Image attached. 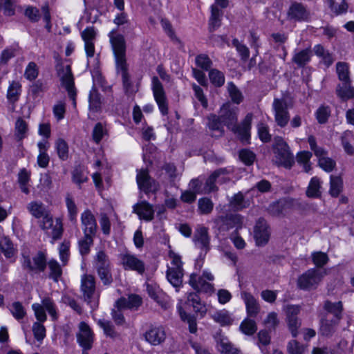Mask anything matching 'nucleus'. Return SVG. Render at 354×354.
<instances>
[{"mask_svg":"<svg viewBox=\"0 0 354 354\" xmlns=\"http://www.w3.org/2000/svg\"><path fill=\"white\" fill-rule=\"evenodd\" d=\"M10 310L13 317L17 320L23 319L26 314L24 307L21 303L19 301L12 303L10 308Z\"/></svg>","mask_w":354,"mask_h":354,"instance_id":"nucleus-60","label":"nucleus"},{"mask_svg":"<svg viewBox=\"0 0 354 354\" xmlns=\"http://www.w3.org/2000/svg\"><path fill=\"white\" fill-rule=\"evenodd\" d=\"M50 270L49 277L57 282L62 274V270L59 263L54 259H51L48 263Z\"/></svg>","mask_w":354,"mask_h":354,"instance_id":"nucleus-50","label":"nucleus"},{"mask_svg":"<svg viewBox=\"0 0 354 354\" xmlns=\"http://www.w3.org/2000/svg\"><path fill=\"white\" fill-rule=\"evenodd\" d=\"M142 298L138 295H130L127 298L122 297L118 299V304L125 309L137 310L142 304Z\"/></svg>","mask_w":354,"mask_h":354,"instance_id":"nucleus-28","label":"nucleus"},{"mask_svg":"<svg viewBox=\"0 0 354 354\" xmlns=\"http://www.w3.org/2000/svg\"><path fill=\"white\" fill-rule=\"evenodd\" d=\"M77 340L84 350H90L93 342V333L89 326L82 322L79 324V333L77 334Z\"/></svg>","mask_w":354,"mask_h":354,"instance_id":"nucleus-12","label":"nucleus"},{"mask_svg":"<svg viewBox=\"0 0 354 354\" xmlns=\"http://www.w3.org/2000/svg\"><path fill=\"white\" fill-rule=\"evenodd\" d=\"M136 180L139 189L145 193L156 192L158 189V184L150 177L147 170H140Z\"/></svg>","mask_w":354,"mask_h":354,"instance_id":"nucleus-11","label":"nucleus"},{"mask_svg":"<svg viewBox=\"0 0 354 354\" xmlns=\"http://www.w3.org/2000/svg\"><path fill=\"white\" fill-rule=\"evenodd\" d=\"M336 73L339 81L351 80L348 64L346 62H337L336 64Z\"/></svg>","mask_w":354,"mask_h":354,"instance_id":"nucleus-54","label":"nucleus"},{"mask_svg":"<svg viewBox=\"0 0 354 354\" xmlns=\"http://www.w3.org/2000/svg\"><path fill=\"white\" fill-rule=\"evenodd\" d=\"M207 125L212 131V136L220 137L224 134L223 122L219 117L215 114H211L207 117Z\"/></svg>","mask_w":354,"mask_h":354,"instance_id":"nucleus-26","label":"nucleus"},{"mask_svg":"<svg viewBox=\"0 0 354 354\" xmlns=\"http://www.w3.org/2000/svg\"><path fill=\"white\" fill-rule=\"evenodd\" d=\"M252 115L248 113L241 124H236L234 129H231L232 131L237 133L242 142H248L250 134L251 123Z\"/></svg>","mask_w":354,"mask_h":354,"instance_id":"nucleus-19","label":"nucleus"},{"mask_svg":"<svg viewBox=\"0 0 354 354\" xmlns=\"http://www.w3.org/2000/svg\"><path fill=\"white\" fill-rule=\"evenodd\" d=\"M336 87V94L342 100L346 101L354 97V87L351 85V80L340 81Z\"/></svg>","mask_w":354,"mask_h":354,"instance_id":"nucleus-25","label":"nucleus"},{"mask_svg":"<svg viewBox=\"0 0 354 354\" xmlns=\"http://www.w3.org/2000/svg\"><path fill=\"white\" fill-rule=\"evenodd\" d=\"M66 205L67 207L70 221L71 222H75L77 214V208L70 194H68L66 197Z\"/></svg>","mask_w":354,"mask_h":354,"instance_id":"nucleus-58","label":"nucleus"},{"mask_svg":"<svg viewBox=\"0 0 354 354\" xmlns=\"http://www.w3.org/2000/svg\"><path fill=\"white\" fill-rule=\"evenodd\" d=\"M241 330L245 335H252L257 330L254 321L246 319L240 325Z\"/></svg>","mask_w":354,"mask_h":354,"instance_id":"nucleus-63","label":"nucleus"},{"mask_svg":"<svg viewBox=\"0 0 354 354\" xmlns=\"http://www.w3.org/2000/svg\"><path fill=\"white\" fill-rule=\"evenodd\" d=\"M326 274V269L310 268L299 277L297 286L304 290L315 289Z\"/></svg>","mask_w":354,"mask_h":354,"instance_id":"nucleus-3","label":"nucleus"},{"mask_svg":"<svg viewBox=\"0 0 354 354\" xmlns=\"http://www.w3.org/2000/svg\"><path fill=\"white\" fill-rule=\"evenodd\" d=\"M145 337L149 343L156 346L165 341L166 332L162 326L153 327L145 333Z\"/></svg>","mask_w":354,"mask_h":354,"instance_id":"nucleus-22","label":"nucleus"},{"mask_svg":"<svg viewBox=\"0 0 354 354\" xmlns=\"http://www.w3.org/2000/svg\"><path fill=\"white\" fill-rule=\"evenodd\" d=\"M81 290L83 293L84 300L95 309L98 306L99 295L95 290V279L93 275L84 274L81 280Z\"/></svg>","mask_w":354,"mask_h":354,"instance_id":"nucleus-5","label":"nucleus"},{"mask_svg":"<svg viewBox=\"0 0 354 354\" xmlns=\"http://www.w3.org/2000/svg\"><path fill=\"white\" fill-rule=\"evenodd\" d=\"M343 190V180L339 176H330V189L329 194L334 198H337Z\"/></svg>","mask_w":354,"mask_h":354,"instance_id":"nucleus-36","label":"nucleus"},{"mask_svg":"<svg viewBox=\"0 0 354 354\" xmlns=\"http://www.w3.org/2000/svg\"><path fill=\"white\" fill-rule=\"evenodd\" d=\"M311 56V50L310 48H306L297 53L294 57L293 61L298 66H304L307 62H309Z\"/></svg>","mask_w":354,"mask_h":354,"instance_id":"nucleus-52","label":"nucleus"},{"mask_svg":"<svg viewBox=\"0 0 354 354\" xmlns=\"http://www.w3.org/2000/svg\"><path fill=\"white\" fill-rule=\"evenodd\" d=\"M254 236L257 245L259 246L264 245L268 242L270 232L267 223L264 219L260 218L257 222L254 227Z\"/></svg>","mask_w":354,"mask_h":354,"instance_id":"nucleus-16","label":"nucleus"},{"mask_svg":"<svg viewBox=\"0 0 354 354\" xmlns=\"http://www.w3.org/2000/svg\"><path fill=\"white\" fill-rule=\"evenodd\" d=\"M287 18L295 22L308 21L310 19V12L303 3L292 1L287 11Z\"/></svg>","mask_w":354,"mask_h":354,"instance_id":"nucleus-8","label":"nucleus"},{"mask_svg":"<svg viewBox=\"0 0 354 354\" xmlns=\"http://www.w3.org/2000/svg\"><path fill=\"white\" fill-rule=\"evenodd\" d=\"M218 346V350L223 354H241V351L234 348L226 339H221Z\"/></svg>","mask_w":354,"mask_h":354,"instance_id":"nucleus-55","label":"nucleus"},{"mask_svg":"<svg viewBox=\"0 0 354 354\" xmlns=\"http://www.w3.org/2000/svg\"><path fill=\"white\" fill-rule=\"evenodd\" d=\"M89 109L93 112H98L102 106L101 95L95 86L90 91L88 97Z\"/></svg>","mask_w":354,"mask_h":354,"instance_id":"nucleus-38","label":"nucleus"},{"mask_svg":"<svg viewBox=\"0 0 354 354\" xmlns=\"http://www.w3.org/2000/svg\"><path fill=\"white\" fill-rule=\"evenodd\" d=\"M94 236L95 235L84 234V237L79 241V250L82 256L89 253L90 248L93 244Z\"/></svg>","mask_w":354,"mask_h":354,"instance_id":"nucleus-45","label":"nucleus"},{"mask_svg":"<svg viewBox=\"0 0 354 354\" xmlns=\"http://www.w3.org/2000/svg\"><path fill=\"white\" fill-rule=\"evenodd\" d=\"M151 82L154 98L161 113L165 115L168 113V105L162 84L156 76L152 77Z\"/></svg>","mask_w":354,"mask_h":354,"instance_id":"nucleus-9","label":"nucleus"},{"mask_svg":"<svg viewBox=\"0 0 354 354\" xmlns=\"http://www.w3.org/2000/svg\"><path fill=\"white\" fill-rule=\"evenodd\" d=\"M124 310H125V308L118 306V300H116L111 310V317L113 322L118 326H122L126 323L123 314Z\"/></svg>","mask_w":354,"mask_h":354,"instance_id":"nucleus-43","label":"nucleus"},{"mask_svg":"<svg viewBox=\"0 0 354 354\" xmlns=\"http://www.w3.org/2000/svg\"><path fill=\"white\" fill-rule=\"evenodd\" d=\"M308 142L309 143L310 149L314 152L315 155L319 160L322 157H326L327 151L322 147L317 145L316 139L313 136H310L308 138Z\"/></svg>","mask_w":354,"mask_h":354,"instance_id":"nucleus-59","label":"nucleus"},{"mask_svg":"<svg viewBox=\"0 0 354 354\" xmlns=\"http://www.w3.org/2000/svg\"><path fill=\"white\" fill-rule=\"evenodd\" d=\"M222 15L223 12L216 6L212 5L211 6V16L209 20V29L210 31H214L221 26Z\"/></svg>","mask_w":354,"mask_h":354,"instance_id":"nucleus-37","label":"nucleus"},{"mask_svg":"<svg viewBox=\"0 0 354 354\" xmlns=\"http://www.w3.org/2000/svg\"><path fill=\"white\" fill-rule=\"evenodd\" d=\"M147 291L149 296L164 310L170 307L169 297L156 284H147Z\"/></svg>","mask_w":354,"mask_h":354,"instance_id":"nucleus-13","label":"nucleus"},{"mask_svg":"<svg viewBox=\"0 0 354 354\" xmlns=\"http://www.w3.org/2000/svg\"><path fill=\"white\" fill-rule=\"evenodd\" d=\"M272 106L274 111V119L276 123L280 127H286L290 120L286 102L283 100L274 99Z\"/></svg>","mask_w":354,"mask_h":354,"instance_id":"nucleus-10","label":"nucleus"},{"mask_svg":"<svg viewBox=\"0 0 354 354\" xmlns=\"http://www.w3.org/2000/svg\"><path fill=\"white\" fill-rule=\"evenodd\" d=\"M48 88L47 82L39 79L30 86L29 93L34 100H36L41 97Z\"/></svg>","mask_w":354,"mask_h":354,"instance_id":"nucleus-32","label":"nucleus"},{"mask_svg":"<svg viewBox=\"0 0 354 354\" xmlns=\"http://www.w3.org/2000/svg\"><path fill=\"white\" fill-rule=\"evenodd\" d=\"M354 135L352 131H346L343 133L341 140L342 147L345 152L349 156L354 155V147L350 143V141L353 138Z\"/></svg>","mask_w":354,"mask_h":354,"instance_id":"nucleus-47","label":"nucleus"},{"mask_svg":"<svg viewBox=\"0 0 354 354\" xmlns=\"http://www.w3.org/2000/svg\"><path fill=\"white\" fill-rule=\"evenodd\" d=\"M323 308L326 310V313L325 315L328 316V314H332L335 319L341 320L342 318L343 305L342 301L331 302L329 300L324 301Z\"/></svg>","mask_w":354,"mask_h":354,"instance_id":"nucleus-30","label":"nucleus"},{"mask_svg":"<svg viewBox=\"0 0 354 354\" xmlns=\"http://www.w3.org/2000/svg\"><path fill=\"white\" fill-rule=\"evenodd\" d=\"M211 318L221 326H230L234 322L231 314L225 309L210 313Z\"/></svg>","mask_w":354,"mask_h":354,"instance_id":"nucleus-31","label":"nucleus"},{"mask_svg":"<svg viewBox=\"0 0 354 354\" xmlns=\"http://www.w3.org/2000/svg\"><path fill=\"white\" fill-rule=\"evenodd\" d=\"M120 260L125 270H133L140 274L145 273V263L135 255L131 254H121Z\"/></svg>","mask_w":354,"mask_h":354,"instance_id":"nucleus-14","label":"nucleus"},{"mask_svg":"<svg viewBox=\"0 0 354 354\" xmlns=\"http://www.w3.org/2000/svg\"><path fill=\"white\" fill-rule=\"evenodd\" d=\"M227 174L226 169L221 168L214 171L206 180L204 187V194L209 193L217 190L215 183L218 179L219 181H225V176Z\"/></svg>","mask_w":354,"mask_h":354,"instance_id":"nucleus-20","label":"nucleus"},{"mask_svg":"<svg viewBox=\"0 0 354 354\" xmlns=\"http://www.w3.org/2000/svg\"><path fill=\"white\" fill-rule=\"evenodd\" d=\"M39 226L55 240L60 239L62 235L63 227L61 219L56 218L54 221L53 216L48 213L42 217Z\"/></svg>","mask_w":354,"mask_h":354,"instance_id":"nucleus-7","label":"nucleus"},{"mask_svg":"<svg viewBox=\"0 0 354 354\" xmlns=\"http://www.w3.org/2000/svg\"><path fill=\"white\" fill-rule=\"evenodd\" d=\"M312 153L308 151H302L299 152L296 156V160L299 164L303 165L304 171L306 173L311 170V163L310 162L312 158Z\"/></svg>","mask_w":354,"mask_h":354,"instance_id":"nucleus-42","label":"nucleus"},{"mask_svg":"<svg viewBox=\"0 0 354 354\" xmlns=\"http://www.w3.org/2000/svg\"><path fill=\"white\" fill-rule=\"evenodd\" d=\"M21 262L24 270L35 273L44 272L47 264L46 256L42 252H38L34 255L24 252Z\"/></svg>","mask_w":354,"mask_h":354,"instance_id":"nucleus-4","label":"nucleus"},{"mask_svg":"<svg viewBox=\"0 0 354 354\" xmlns=\"http://www.w3.org/2000/svg\"><path fill=\"white\" fill-rule=\"evenodd\" d=\"M218 219L222 224L227 226V230L236 227L235 231L236 232L242 227L243 223V217L240 214H227L224 216H220Z\"/></svg>","mask_w":354,"mask_h":354,"instance_id":"nucleus-27","label":"nucleus"},{"mask_svg":"<svg viewBox=\"0 0 354 354\" xmlns=\"http://www.w3.org/2000/svg\"><path fill=\"white\" fill-rule=\"evenodd\" d=\"M329 8L336 15L344 14L347 12L348 5L346 0H327Z\"/></svg>","mask_w":354,"mask_h":354,"instance_id":"nucleus-41","label":"nucleus"},{"mask_svg":"<svg viewBox=\"0 0 354 354\" xmlns=\"http://www.w3.org/2000/svg\"><path fill=\"white\" fill-rule=\"evenodd\" d=\"M57 72L62 85L66 90L69 98L73 102V106L75 108L77 90L75 87L74 79L71 66L69 65H58L57 66Z\"/></svg>","mask_w":354,"mask_h":354,"instance_id":"nucleus-6","label":"nucleus"},{"mask_svg":"<svg viewBox=\"0 0 354 354\" xmlns=\"http://www.w3.org/2000/svg\"><path fill=\"white\" fill-rule=\"evenodd\" d=\"M115 56L116 68L121 73L122 85L124 93L127 95H132L138 91V85H135L131 80L128 73V65L126 59L125 46H112Z\"/></svg>","mask_w":354,"mask_h":354,"instance_id":"nucleus-1","label":"nucleus"},{"mask_svg":"<svg viewBox=\"0 0 354 354\" xmlns=\"http://www.w3.org/2000/svg\"><path fill=\"white\" fill-rule=\"evenodd\" d=\"M311 258L317 269L324 267L329 261L327 254L321 251L313 252Z\"/></svg>","mask_w":354,"mask_h":354,"instance_id":"nucleus-51","label":"nucleus"},{"mask_svg":"<svg viewBox=\"0 0 354 354\" xmlns=\"http://www.w3.org/2000/svg\"><path fill=\"white\" fill-rule=\"evenodd\" d=\"M229 206L230 209L234 211H240L248 206V204L245 201L243 194L241 192L235 194L229 201Z\"/></svg>","mask_w":354,"mask_h":354,"instance_id":"nucleus-40","label":"nucleus"},{"mask_svg":"<svg viewBox=\"0 0 354 354\" xmlns=\"http://www.w3.org/2000/svg\"><path fill=\"white\" fill-rule=\"evenodd\" d=\"M330 115V109L328 106L322 105L315 112L316 119L319 124L327 122Z\"/></svg>","mask_w":354,"mask_h":354,"instance_id":"nucleus-57","label":"nucleus"},{"mask_svg":"<svg viewBox=\"0 0 354 354\" xmlns=\"http://www.w3.org/2000/svg\"><path fill=\"white\" fill-rule=\"evenodd\" d=\"M187 302L193 307L195 313H200L202 317L206 314L207 308L205 306L201 303V298L197 293H189Z\"/></svg>","mask_w":354,"mask_h":354,"instance_id":"nucleus-34","label":"nucleus"},{"mask_svg":"<svg viewBox=\"0 0 354 354\" xmlns=\"http://www.w3.org/2000/svg\"><path fill=\"white\" fill-rule=\"evenodd\" d=\"M55 148L59 158L66 160L68 158V146L66 142L62 138L58 139L55 142Z\"/></svg>","mask_w":354,"mask_h":354,"instance_id":"nucleus-53","label":"nucleus"},{"mask_svg":"<svg viewBox=\"0 0 354 354\" xmlns=\"http://www.w3.org/2000/svg\"><path fill=\"white\" fill-rule=\"evenodd\" d=\"M95 261V267L97 271L111 268L108 256L103 251H99L97 253Z\"/></svg>","mask_w":354,"mask_h":354,"instance_id":"nucleus-48","label":"nucleus"},{"mask_svg":"<svg viewBox=\"0 0 354 354\" xmlns=\"http://www.w3.org/2000/svg\"><path fill=\"white\" fill-rule=\"evenodd\" d=\"M272 150L276 162L286 169H290L295 164V159L287 142L280 136L274 138Z\"/></svg>","mask_w":354,"mask_h":354,"instance_id":"nucleus-2","label":"nucleus"},{"mask_svg":"<svg viewBox=\"0 0 354 354\" xmlns=\"http://www.w3.org/2000/svg\"><path fill=\"white\" fill-rule=\"evenodd\" d=\"M72 179L73 183L80 186L81 184L88 180V176L84 170L81 167H76L72 173Z\"/></svg>","mask_w":354,"mask_h":354,"instance_id":"nucleus-56","label":"nucleus"},{"mask_svg":"<svg viewBox=\"0 0 354 354\" xmlns=\"http://www.w3.org/2000/svg\"><path fill=\"white\" fill-rule=\"evenodd\" d=\"M27 208L30 214L37 218H42L48 214L42 203L33 201L30 203Z\"/></svg>","mask_w":354,"mask_h":354,"instance_id":"nucleus-46","label":"nucleus"},{"mask_svg":"<svg viewBox=\"0 0 354 354\" xmlns=\"http://www.w3.org/2000/svg\"><path fill=\"white\" fill-rule=\"evenodd\" d=\"M15 129V136L18 141H21L26 137L28 127L27 122L23 118H19L16 120Z\"/></svg>","mask_w":354,"mask_h":354,"instance_id":"nucleus-44","label":"nucleus"},{"mask_svg":"<svg viewBox=\"0 0 354 354\" xmlns=\"http://www.w3.org/2000/svg\"><path fill=\"white\" fill-rule=\"evenodd\" d=\"M17 0H1V9L6 16H13L15 14Z\"/></svg>","mask_w":354,"mask_h":354,"instance_id":"nucleus-62","label":"nucleus"},{"mask_svg":"<svg viewBox=\"0 0 354 354\" xmlns=\"http://www.w3.org/2000/svg\"><path fill=\"white\" fill-rule=\"evenodd\" d=\"M17 252V248L8 237L5 236L1 239V253L3 254L10 263L16 261Z\"/></svg>","mask_w":354,"mask_h":354,"instance_id":"nucleus-24","label":"nucleus"},{"mask_svg":"<svg viewBox=\"0 0 354 354\" xmlns=\"http://www.w3.org/2000/svg\"><path fill=\"white\" fill-rule=\"evenodd\" d=\"M288 354H305L306 348L297 340H291L287 346Z\"/></svg>","mask_w":354,"mask_h":354,"instance_id":"nucleus-64","label":"nucleus"},{"mask_svg":"<svg viewBox=\"0 0 354 354\" xmlns=\"http://www.w3.org/2000/svg\"><path fill=\"white\" fill-rule=\"evenodd\" d=\"M133 212L136 214L140 219L150 221L153 219L154 209L152 205L142 201L137 203L133 206Z\"/></svg>","mask_w":354,"mask_h":354,"instance_id":"nucleus-17","label":"nucleus"},{"mask_svg":"<svg viewBox=\"0 0 354 354\" xmlns=\"http://www.w3.org/2000/svg\"><path fill=\"white\" fill-rule=\"evenodd\" d=\"M322 181L317 177H313L308 184L306 191V194L308 198H318L322 195Z\"/></svg>","mask_w":354,"mask_h":354,"instance_id":"nucleus-33","label":"nucleus"},{"mask_svg":"<svg viewBox=\"0 0 354 354\" xmlns=\"http://www.w3.org/2000/svg\"><path fill=\"white\" fill-rule=\"evenodd\" d=\"M97 324L103 329L106 336L113 339L119 337V334L115 331V327L111 322L105 319H100Z\"/></svg>","mask_w":354,"mask_h":354,"instance_id":"nucleus-49","label":"nucleus"},{"mask_svg":"<svg viewBox=\"0 0 354 354\" xmlns=\"http://www.w3.org/2000/svg\"><path fill=\"white\" fill-rule=\"evenodd\" d=\"M183 269L168 268L167 278L173 286L178 288L183 283Z\"/></svg>","mask_w":354,"mask_h":354,"instance_id":"nucleus-35","label":"nucleus"},{"mask_svg":"<svg viewBox=\"0 0 354 354\" xmlns=\"http://www.w3.org/2000/svg\"><path fill=\"white\" fill-rule=\"evenodd\" d=\"M21 91V85L19 82L12 81L7 91V99L10 103L15 104L18 101Z\"/></svg>","mask_w":354,"mask_h":354,"instance_id":"nucleus-39","label":"nucleus"},{"mask_svg":"<svg viewBox=\"0 0 354 354\" xmlns=\"http://www.w3.org/2000/svg\"><path fill=\"white\" fill-rule=\"evenodd\" d=\"M81 222L84 234L95 235L97 223L94 215L90 210H86L81 214Z\"/></svg>","mask_w":354,"mask_h":354,"instance_id":"nucleus-18","label":"nucleus"},{"mask_svg":"<svg viewBox=\"0 0 354 354\" xmlns=\"http://www.w3.org/2000/svg\"><path fill=\"white\" fill-rule=\"evenodd\" d=\"M237 108L232 107L230 104H223L220 109L219 117L223 124L228 129H234L237 122Z\"/></svg>","mask_w":354,"mask_h":354,"instance_id":"nucleus-15","label":"nucleus"},{"mask_svg":"<svg viewBox=\"0 0 354 354\" xmlns=\"http://www.w3.org/2000/svg\"><path fill=\"white\" fill-rule=\"evenodd\" d=\"M241 295L245 302L248 315L255 317L260 311V306L257 300L248 292H243Z\"/></svg>","mask_w":354,"mask_h":354,"instance_id":"nucleus-23","label":"nucleus"},{"mask_svg":"<svg viewBox=\"0 0 354 354\" xmlns=\"http://www.w3.org/2000/svg\"><path fill=\"white\" fill-rule=\"evenodd\" d=\"M209 77L211 82L216 86L220 87L225 82L223 73L216 69L211 70L209 73Z\"/></svg>","mask_w":354,"mask_h":354,"instance_id":"nucleus-61","label":"nucleus"},{"mask_svg":"<svg viewBox=\"0 0 354 354\" xmlns=\"http://www.w3.org/2000/svg\"><path fill=\"white\" fill-rule=\"evenodd\" d=\"M193 241L197 247L207 251L209 248L208 229L204 226H199L194 232Z\"/></svg>","mask_w":354,"mask_h":354,"instance_id":"nucleus-21","label":"nucleus"},{"mask_svg":"<svg viewBox=\"0 0 354 354\" xmlns=\"http://www.w3.org/2000/svg\"><path fill=\"white\" fill-rule=\"evenodd\" d=\"M340 320L329 319L326 315H324L320 320V333L322 335L329 337L335 331V327Z\"/></svg>","mask_w":354,"mask_h":354,"instance_id":"nucleus-29","label":"nucleus"}]
</instances>
